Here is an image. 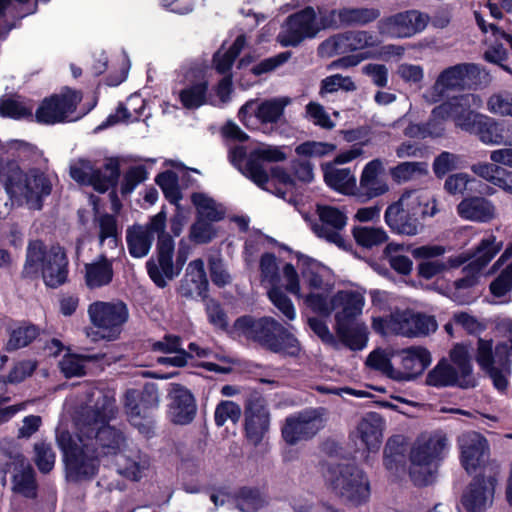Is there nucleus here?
I'll use <instances>...</instances> for the list:
<instances>
[{
  "mask_svg": "<svg viewBox=\"0 0 512 512\" xmlns=\"http://www.w3.org/2000/svg\"><path fill=\"white\" fill-rule=\"evenodd\" d=\"M114 393L91 388L87 392L82 417L76 423V434L60 424L56 442L63 453L68 476L73 480L93 477L100 457H116L129 444L123 434L106 423L115 416Z\"/></svg>",
  "mask_w": 512,
  "mask_h": 512,
  "instance_id": "f257e3e1",
  "label": "nucleus"
},
{
  "mask_svg": "<svg viewBox=\"0 0 512 512\" xmlns=\"http://www.w3.org/2000/svg\"><path fill=\"white\" fill-rule=\"evenodd\" d=\"M314 312L323 316L335 313L334 330L338 339L351 350H362L368 342V328L358 318L365 305L364 293L358 290H340L323 300L311 298Z\"/></svg>",
  "mask_w": 512,
  "mask_h": 512,
  "instance_id": "f03ea898",
  "label": "nucleus"
},
{
  "mask_svg": "<svg viewBox=\"0 0 512 512\" xmlns=\"http://www.w3.org/2000/svg\"><path fill=\"white\" fill-rule=\"evenodd\" d=\"M500 329L502 338L495 345L492 339L477 340L475 361L494 387L504 391L512 374V321L503 322Z\"/></svg>",
  "mask_w": 512,
  "mask_h": 512,
  "instance_id": "7ed1b4c3",
  "label": "nucleus"
},
{
  "mask_svg": "<svg viewBox=\"0 0 512 512\" xmlns=\"http://www.w3.org/2000/svg\"><path fill=\"white\" fill-rule=\"evenodd\" d=\"M303 286L300 285L299 275L292 264H285L282 273L285 289L314 311L311 298L321 297L326 300L333 290L331 271L318 261L304 257L299 260Z\"/></svg>",
  "mask_w": 512,
  "mask_h": 512,
  "instance_id": "20e7f679",
  "label": "nucleus"
},
{
  "mask_svg": "<svg viewBox=\"0 0 512 512\" xmlns=\"http://www.w3.org/2000/svg\"><path fill=\"white\" fill-rule=\"evenodd\" d=\"M234 328L274 353L290 357H298L301 353L296 337L272 317L254 320L243 316L235 321Z\"/></svg>",
  "mask_w": 512,
  "mask_h": 512,
  "instance_id": "39448f33",
  "label": "nucleus"
},
{
  "mask_svg": "<svg viewBox=\"0 0 512 512\" xmlns=\"http://www.w3.org/2000/svg\"><path fill=\"white\" fill-rule=\"evenodd\" d=\"M52 182L50 177L39 168L23 169L17 163L8 170L5 191L12 203L40 210L43 199L50 195Z\"/></svg>",
  "mask_w": 512,
  "mask_h": 512,
  "instance_id": "423d86ee",
  "label": "nucleus"
},
{
  "mask_svg": "<svg viewBox=\"0 0 512 512\" xmlns=\"http://www.w3.org/2000/svg\"><path fill=\"white\" fill-rule=\"evenodd\" d=\"M66 266V256L61 247L53 246L47 250L39 240L29 242L23 267L26 277L34 278L41 274L47 286L57 287L66 280Z\"/></svg>",
  "mask_w": 512,
  "mask_h": 512,
  "instance_id": "0eeeda50",
  "label": "nucleus"
},
{
  "mask_svg": "<svg viewBox=\"0 0 512 512\" xmlns=\"http://www.w3.org/2000/svg\"><path fill=\"white\" fill-rule=\"evenodd\" d=\"M372 328L381 335L422 337L434 333L438 324L433 316L412 310H397L387 318L373 317Z\"/></svg>",
  "mask_w": 512,
  "mask_h": 512,
  "instance_id": "6e6552de",
  "label": "nucleus"
},
{
  "mask_svg": "<svg viewBox=\"0 0 512 512\" xmlns=\"http://www.w3.org/2000/svg\"><path fill=\"white\" fill-rule=\"evenodd\" d=\"M325 481L338 496L355 505L366 502L370 497V483L365 473L352 465L330 466Z\"/></svg>",
  "mask_w": 512,
  "mask_h": 512,
  "instance_id": "1a4fd4ad",
  "label": "nucleus"
},
{
  "mask_svg": "<svg viewBox=\"0 0 512 512\" xmlns=\"http://www.w3.org/2000/svg\"><path fill=\"white\" fill-rule=\"evenodd\" d=\"M446 448L447 439L441 433L423 434L417 439L410 454V474L416 483H427L431 466L442 457Z\"/></svg>",
  "mask_w": 512,
  "mask_h": 512,
  "instance_id": "9d476101",
  "label": "nucleus"
},
{
  "mask_svg": "<svg viewBox=\"0 0 512 512\" xmlns=\"http://www.w3.org/2000/svg\"><path fill=\"white\" fill-rule=\"evenodd\" d=\"M324 28L312 7L290 15L281 26L277 41L283 47L297 46L307 38H313Z\"/></svg>",
  "mask_w": 512,
  "mask_h": 512,
  "instance_id": "9b49d317",
  "label": "nucleus"
},
{
  "mask_svg": "<svg viewBox=\"0 0 512 512\" xmlns=\"http://www.w3.org/2000/svg\"><path fill=\"white\" fill-rule=\"evenodd\" d=\"M479 74V67L472 63H462L451 66L439 74L434 85L424 93L423 97L429 103H436L440 101L448 91L463 89L475 83Z\"/></svg>",
  "mask_w": 512,
  "mask_h": 512,
  "instance_id": "f8f14e48",
  "label": "nucleus"
},
{
  "mask_svg": "<svg viewBox=\"0 0 512 512\" xmlns=\"http://www.w3.org/2000/svg\"><path fill=\"white\" fill-rule=\"evenodd\" d=\"M88 314L98 329L97 335L107 340L116 339L128 319V310L122 302H95L89 306Z\"/></svg>",
  "mask_w": 512,
  "mask_h": 512,
  "instance_id": "ddd939ff",
  "label": "nucleus"
},
{
  "mask_svg": "<svg viewBox=\"0 0 512 512\" xmlns=\"http://www.w3.org/2000/svg\"><path fill=\"white\" fill-rule=\"evenodd\" d=\"M160 398L155 385L149 384L142 393L137 390H128L124 395V407L129 421L142 433L151 432L150 409L159 406Z\"/></svg>",
  "mask_w": 512,
  "mask_h": 512,
  "instance_id": "4468645a",
  "label": "nucleus"
},
{
  "mask_svg": "<svg viewBox=\"0 0 512 512\" xmlns=\"http://www.w3.org/2000/svg\"><path fill=\"white\" fill-rule=\"evenodd\" d=\"M482 100L475 94H464L454 97L433 109V116L442 120L451 119L462 130L468 131L473 127L479 113L473 109L479 108Z\"/></svg>",
  "mask_w": 512,
  "mask_h": 512,
  "instance_id": "2eb2a0df",
  "label": "nucleus"
},
{
  "mask_svg": "<svg viewBox=\"0 0 512 512\" xmlns=\"http://www.w3.org/2000/svg\"><path fill=\"white\" fill-rule=\"evenodd\" d=\"M80 101L79 92L65 89L60 94L44 99L35 112V118L37 122L47 125L64 122L70 118Z\"/></svg>",
  "mask_w": 512,
  "mask_h": 512,
  "instance_id": "dca6fc26",
  "label": "nucleus"
},
{
  "mask_svg": "<svg viewBox=\"0 0 512 512\" xmlns=\"http://www.w3.org/2000/svg\"><path fill=\"white\" fill-rule=\"evenodd\" d=\"M271 414L264 399L254 397L247 400L244 407V431L247 440L260 444L270 430Z\"/></svg>",
  "mask_w": 512,
  "mask_h": 512,
  "instance_id": "f3484780",
  "label": "nucleus"
},
{
  "mask_svg": "<svg viewBox=\"0 0 512 512\" xmlns=\"http://www.w3.org/2000/svg\"><path fill=\"white\" fill-rule=\"evenodd\" d=\"M169 420L175 425L190 424L197 413V404L194 395L185 386L170 383L167 389Z\"/></svg>",
  "mask_w": 512,
  "mask_h": 512,
  "instance_id": "a211bd4d",
  "label": "nucleus"
},
{
  "mask_svg": "<svg viewBox=\"0 0 512 512\" xmlns=\"http://www.w3.org/2000/svg\"><path fill=\"white\" fill-rule=\"evenodd\" d=\"M378 44V38L368 31H349L324 41L319 47V52L323 56L331 57L375 47Z\"/></svg>",
  "mask_w": 512,
  "mask_h": 512,
  "instance_id": "6ab92c4d",
  "label": "nucleus"
},
{
  "mask_svg": "<svg viewBox=\"0 0 512 512\" xmlns=\"http://www.w3.org/2000/svg\"><path fill=\"white\" fill-rule=\"evenodd\" d=\"M109 175H105L90 161L78 159L70 165V176L76 182L92 186L96 191L103 193L109 189L118 178V169L113 164H107Z\"/></svg>",
  "mask_w": 512,
  "mask_h": 512,
  "instance_id": "aec40b11",
  "label": "nucleus"
},
{
  "mask_svg": "<svg viewBox=\"0 0 512 512\" xmlns=\"http://www.w3.org/2000/svg\"><path fill=\"white\" fill-rule=\"evenodd\" d=\"M289 103L290 99L287 97L273 98L260 104H257L255 100H250L240 108L238 117L247 127H253L255 124L253 114L261 123H276Z\"/></svg>",
  "mask_w": 512,
  "mask_h": 512,
  "instance_id": "412c9836",
  "label": "nucleus"
},
{
  "mask_svg": "<svg viewBox=\"0 0 512 512\" xmlns=\"http://www.w3.org/2000/svg\"><path fill=\"white\" fill-rule=\"evenodd\" d=\"M399 366L395 368L394 380L408 382L422 375L432 362L430 352L422 346H411L396 353Z\"/></svg>",
  "mask_w": 512,
  "mask_h": 512,
  "instance_id": "4be33fe9",
  "label": "nucleus"
},
{
  "mask_svg": "<svg viewBox=\"0 0 512 512\" xmlns=\"http://www.w3.org/2000/svg\"><path fill=\"white\" fill-rule=\"evenodd\" d=\"M323 427V420L316 410L304 411L286 418L282 436L289 444L307 440Z\"/></svg>",
  "mask_w": 512,
  "mask_h": 512,
  "instance_id": "5701e85b",
  "label": "nucleus"
},
{
  "mask_svg": "<svg viewBox=\"0 0 512 512\" xmlns=\"http://www.w3.org/2000/svg\"><path fill=\"white\" fill-rule=\"evenodd\" d=\"M317 213L319 222L312 226L314 233L338 247H344L345 241L342 231L347 224L346 215L338 208L327 205H319Z\"/></svg>",
  "mask_w": 512,
  "mask_h": 512,
  "instance_id": "b1692460",
  "label": "nucleus"
},
{
  "mask_svg": "<svg viewBox=\"0 0 512 512\" xmlns=\"http://www.w3.org/2000/svg\"><path fill=\"white\" fill-rule=\"evenodd\" d=\"M429 16L417 10H409L395 14L381 24V32L394 38L411 37L422 32L428 22Z\"/></svg>",
  "mask_w": 512,
  "mask_h": 512,
  "instance_id": "393cba45",
  "label": "nucleus"
},
{
  "mask_svg": "<svg viewBox=\"0 0 512 512\" xmlns=\"http://www.w3.org/2000/svg\"><path fill=\"white\" fill-rule=\"evenodd\" d=\"M384 171L385 165L380 158H375L366 163L361 172L355 196L367 201L388 193L389 184L383 177Z\"/></svg>",
  "mask_w": 512,
  "mask_h": 512,
  "instance_id": "a878e982",
  "label": "nucleus"
},
{
  "mask_svg": "<svg viewBox=\"0 0 512 512\" xmlns=\"http://www.w3.org/2000/svg\"><path fill=\"white\" fill-rule=\"evenodd\" d=\"M285 159L286 155L281 148L261 144L249 154L243 174L260 188H265V184L268 182V173L262 162H280Z\"/></svg>",
  "mask_w": 512,
  "mask_h": 512,
  "instance_id": "bb28decb",
  "label": "nucleus"
},
{
  "mask_svg": "<svg viewBox=\"0 0 512 512\" xmlns=\"http://www.w3.org/2000/svg\"><path fill=\"white\" fill-rule=\"evenodd\" d=\"M496 479L492 476L477 477L462 497L468 512H484L493 503Z\"/></svg>",
  "mask_w": 512,
  "mask_h": 512,
  "instance_id": "cd10ccee",
  "label": "nucleus"
},
{
  "mask_svg": "<svg viewBox=\"0 0 512 512\" xmlns=\"http://www.w3.org/2000/svg\"><path fill=\"white\" fill-rule=\"evenodd\" d=\"M458 443L463 467L469 473L474 472L488 455L486 439L477 432H467L459 437Z\"/></svg>",
  "mask_w": 512,
  "mask_h": 512,
  "instance_id": "c85d7f7f",
  "label": "nucleus"
},
{
  "mask_svg": "<svg viewBox=\"0 0 512 512\" xmlns=\"http://www.w3.org/2000/svg\"><path fill=\"white\" fill-rule=\"evenodd\" d=\"M117 472L131 480L141 479L150 467V459L136 446L129 444L114 458Z\"/></svg>",
  "mask_w": 512,
  "mask_h": 512,
  "instance_id": "c756f323",
  "label": "nucleus"
},
{
  "mask_svg": "<svg viewBox=\"0 0 512 512\" xmlns=\"http://www.w3.org/2000/svg\"><path fill=\"white\" fill-rule=\"evenodd\" d=\"M385 423L383 418L375 412L367 413L358 422L353 437L370 452H377L383 441Z\"/></svg>",
  "mask_w": 512,
  "mask_h": 512,
  "instance_id": "7c9ffc66",
  "label": "nucleus"
},
{
  "mask_svg": "<svg viewBox=\"0 0 512 512\" xmlns=\"http://www.w3.org/2000/svg\"><path fill=\"white\" fill-rule=\"evenodd\" d=\"M503 243L497 241V238L490 234L483 238L474 253L470 256L450 258V267H458L464 262L470 260L467 269L480 272L502 249Z\"/></svg>",
  "mask_w": 512,
  "mask_h": 512,
  "instance_id": "2f4dec72",
  "label": "nucleus"
},
{
  "mask_svg": "<svg viewBox=\"0 0 512 512\" xmlns=\"http://www.w3.org/2000/svg\"><path fill=\"white\" fill-rule=\"evenodd\" d=\"M445 252L446 248L442 245H424L413 249L414 258L425 260L418 264V275L428 280L446 271L450 263L434 259L442 256Z\"/></svg>",
  "mask_w": 512,
  "mask_h": 512,
  "instance_id": "473e14b6",
  "label": "nucleus"
},
{
  "mask_svg": "<svg viewBox=\"0 0 512 512\" xmlns=\"http://www.w3.org/2000/svg\"><path fill=\"white\" fill-rule=\"evenodd\" d=\"M475 20L479 28L484 33H491L495 38L496 44L491 46L485 52V58L493 63L500 64L508 57L509 51L512 50V36L505 33L494 24H487L479 12L474 13Z\"/></svg>",
  "mask_w": 512,
  "mask_h": 512,
  "instance_id": "72a5a7b5",
  "label": "nucleus"
},
{
  "mask_svg": "<svg viewBox=\"0 0 512 512\" xmlns=\"http://www.w3.org/2000/svg\"><path fill=\"white\" fill-rule=\"evenodd\" d=\"M187 85L182 88L178 97L186 109H197L200 106L208 103L207 90L208 81L204 78L201 72L190 71L187 73Z\"/></svg>",
  "mask_w": 512,
  "mask_h": 512,
  "instance_id": "f704fd0d",
  "label": "nucleus"
},
{
  "mask_svg": "<svg viewBox=\"0 0 512 512\" xmlns=\"http://www.w3.org/2000/svg\"><path fill=\"white\" fill-rule=\"evenodd\" d=\"M457 214L464 220L486 223L496 217L494 204L485 197L472 196L464 198L457 205Z\"/></svg>",
  "mask_w": 512,
  "mask_h": 512,
  "instance_id": "c9c22d12",
  "label": "nucleus"
},
{
  "mask_svg": "<svg viewBox=\"0 0 512 512\" xmlns=\"http://www.w3.org/2000/svg\"><path fill=\"white\" fill-rule=\"evenodd\" d=\"M208 280L202 259L191 261L179 287V293L186 298L204 297Z\"/></svg>",
  "mask_w": 512,
  "mask_h": 512,
  "instance_id": "e433bc0d",
  "label": "nucleus"
},
{
  "mask_svg": "<svg viewBox=\"0 0 512 512\" xmlns=\"http://www.w3.org/2000/svg\"><path fill=\"white\" fill-rule=\"evenodd\" d=\"M0 329L9 333L7 351H14L29 345L37 336L36 326L26 322H15L7 318L0 319Z\"/></svg>",
  "mask_w": 512,
  "mask_h": 512,
  "instance_id": "4c0bfd02",
  "label": "nucleus"
},
{
  "mask_svg": "<svg viewBox=\"0 0 512 512\" xmlns=\"http://www.w3.org/2000/svg\"><path fill=\"white\" fill-rule=\"evenodd\" d=\"M385 223L397 234L414 236L418 234L420 223L416 215L398 206H388L384 214Z\"/></svg>",
  "mask_w": 512,
  "mask_h": 512,
  "instance_id": "58836bf2",
  "label": "nucleus"
},
{
  "mask_svg": "<svg viewBox=\"0 0 512 512\" xmlns=\"http://www.w3.org/2000/svg\"><path fill=\"white\" fill-rule=\"evenodd\" d=\"M426 382L435 387L459 385L463 388L475 386V379H464L456 368L446 361H440L427 375Z\"/></svg>",
  "mask_w": 512,
  "mask_h": 512,
  "instance_id": "ea45409f",
  "label": "nucleus"
},
{
  "mask_svg": "<svg viewBox=\"0 0 512 512\" xmlns=\"http://www.w3.org/2000/svg\"><path fill=\"white\" fill-rule=\"evenodd\" d=\"M114 276L113 260L104 255L85 265V283L88 288L96 289L109 285Z\"/></svg>",
  "mask_w": 512,
  "mask_h": 512,
  "instance_id": "a19ab883",
  "label": "nucleus"
},
{
  "mask_svg": "<svg viewBox=\"0 0 512 512\" xmlns=\"http://www.w3.org/2000/svg\"><path fill=\"white\" fill-rule=\"evenodd\" d=\"M323 170L324 180L330 188L344 195H356L357 181L351 169H339L328 163L323 166Z\"/></svg>",
  "mask_w": 512,
  "mask_h": 512,
  "instance_id": "79ce46f5",
  "label": "nucleus"
},
{
  "mask_svg": "<svg viewBox=\"0 0 512 512\" xmlns=\"http://www.w3.org/2000/svg\"><path fill=\"white\" fill-rule=\"evenodd\" d=\"M469 133L475 134L486 145H502L504 141L503 128L493 118L478 114Z\"/></svg>",
  "mask_w": 512,
  "mask_h": 512,
  "instance_id": "37998d69",
  "label": "nucleus"
},
{
  "mask_svg": "<svg viewBox=\"0 0 512 512\" xmlns=\"http://www.w3.org/2000/svg\"><path fill=\"white\" fill-rule=\"evenodd\" d=\"M153 235L149 233L147 227L140 224H134L126 230V242L129 254L134 258H143L149 253Z\"/></svg>",
  "mask_w": 512,
  "mask_h": 512,
  "instance_id": "c03bdc74",
  "label": "nucleus"
},
{
  "mask_svg": "<svg viewBox=\"0 0 512 512\" xmlns=\"http://www.w3.org/2000/svg\"><path fill=\"white\" fill-rule=\"evenodd\" d=\"M146 267L150 278L159 287L166 286L167 279L171 280L179 274V270H174L170 255L158 254L157 261L149 260Z\"/></svg>",
  "mask_w": 512,
  "mask_h": 512,
  "instance_id": "a18cd8bd",
  "label": "nucleus"
},
{
  "mask_svg": "<svg viewBox=\"0 0 512 512\" xmlns=\"http://www.w3.org/2000/svg\"><path fill=\"white\" fill-rule=\"evenodd\" d=\"M95 227L97 229L100 246L107 245L114 249L118 245L119 229L117 220L109 214H102L95 218Z\"/></svg>",
  "mask_w": 512,
  "mask_h": 512,
  "instance_id": "49530a36",
  "label": "nucleus"
},
{
  "mask_svg": "<svg viewBox=\"0 0 512 512\" xmlns=\"http://www.w3.org/2000/svg\"><path fill=\"white\" fill-rule=\"evenodd\" d=\"M197 210V218L211 222L220 221L225 215V209L221 204L203 193H194L191 197Z\"/></svg>",
  "mask_w": 512,
  "mask_h": 512,
  "instance_id": "de8ad7c7",
  "label": "nucleus"
},
{
  "mask_svg": "<svg viewBox=\"0 0 512 512\" xmlns=\"http://www.w3.org/2000/svg\"><path fill=\"white\" fill-rule=\"evenodd\" d=\"M342 24L345 25H364L380 15L379 10L374 8H342L333 12Z\"/></svg>",
  "mask_w": 512,
  "mask_h": 512,
  "instance_id": "09e8293b",
  "label": "nucleus"
},
{
  "mask_svg": "<svg viewBox=\"0 0 512 512\" xmlns=\"http://www.w3.org/2000/svg\"><path fill=\"white\" fill-rule=\"evenodd\" d=\"M428 174V165L425 162H401L390 169V175L398 184L415 180Z\"/></svg>",
  "mask_w": 512,
  "mask_h": 512,
  "instance_id": "8fccbe9b",
  "label": "nucleus"
},
{
  "mask_svg": "<svg viewBox=\"0 0 512 512\" xmlns=\"http://www.w3.org/2000/svg\"><path fill=\"white\" fill-rule=\"evenodd\" d=\"M22 469L15 473L13 477V491L25 497L33 498L36 496L37 485L35 474L29 463L24 464L21 459Z\"/></svg>",
  "mask_w": 512,
  "mask_h": 512,
  "instance_id": "3c124183",
  "label": "nucleus"
},
{
  "mask_svg": "<svg viewBox=\"0 0 512 512\" xmlns=\"http://www.w3.org/2000/svg\"><path fill=\"white\" fill-rule=\"evenodd\" d=\"M356 243L364 248L381 245L388 240L387 232L381 227L358 226L352 231Z\"/></svg>",
  "mask_w": 512,
  "mask_h": 512,
  "instance_id": "603ef678",
  "label": "nucleus"
},
{
  "mask_svg": "<svg viewBox=\"0 0 512 512\" xmlns=\"http://www.w3.org/2000/svg\"><path fill=\"white\" fill-rule=\"evenodd\" d=\"M405 250L406 247L403 244L389 243L383 251L391 268L402 275L410 274L413 268L412 260L408 256L401 254Z\"/></svg>",
  "mask_w": 512,
  "mask_h": 512,
  "instance_id": "864d4df0",
  "label": "nucleus"
},
{
  "mask_svg": "<svg viewBox=\"0 0 512 512\" xmlns=\"http://www.w3.org/2000/svg\"><path fill=\"white\" fill-rule=\"evenodd\" d=\"M236 503L242 512H257L268 504V499L259 490L244 487L238 491Z\"/></svg>",
  "mask_w": 512,
  "mask_h": 512,
  "instance_id": "5fc2aeb1",
  "label": "nucleus"
},
{
  "mask_svg": "<svg viewBox=\"0 0 512 512\" xmlns=\"http://www.w3.org/2000/svg\"><path fill=\"white\" fill-rule=\"evenodd\" d=\"M245 42V37L240 35L236 38L235 42L228 50L220 49L216 52L214 55L213 63L218 73L225 74L229 72L235 58L244 48Z\"/></svg>",
  "mask_w": 512,
  "mask_h": 512,
  "instance_id": "6e6d98bb",
  "label": "nucleus"
},
{
  "mask_svg": "<svg viewBox=\"0 0 512 512\" xmlns=\"http://www.w3.org/2000/svg\"><path fill=\"white\" fill-rule=\"evenodd\" d=\"M430 197L428 193L421 189L406 190L400 196L399 200L392 203L390 206H398L403 208L404 211L418 215L422 205H426Z\"/></svg>",
  "mask_w": 512,
  "mask_h": 512,
  "instance_id": "4d7b16f0",
  "label": "nucleus"
},
{
  "mask_svg": "<svg viewBox=\"0 0 512 512\" xmlns=\"http://www.w3.org/2000/svg\"><path fill=\"white\" fill-rule=\"evenodd\" d=\"M260 281L267 287H276L280 280L279 265L277 258L272 253H266L261 256L260 263Z\"/></svg>",
  "mask_w": 512,
  "mask_h": 512,
  "instance_id": "13d9d810",
  "label": "nucleus"
},
{
  "mask_svg": "<svg viewBox=\"0 0 512 512\" xmlns=\"http://www.w3.org/2000/svg\"><path fill=\"white\" fill-rule=\"evenodd\" d=\"M450 359L456 366V371L464 379H474L472 377V363L469 348L464 344H456L450 351Z\"/></svg>",
  "mask_w": 512,
  "mask_h": 512,
  "instance_id": "bf43d9fd",
  "label": "nucleus"
},
{
  "mask_svg": "<svg viewBox=\"0 0 512 512\" xmlns=\"http://www.w3.org/2000/svg\"><path fill=\"white\" fill-rule=\"evenodd\" d=\"M33 106L29 101L21 99H2L0 100V115L21 119L31 117Z\"/></svg>",
  "mask_w": 512,
  "mask_h": 512,
  "instance_id": "052dcab7",
  "label": "nucleus"
},
{
  "mask_svg": "<svg viewBox=\"0 0 512 512\" xmlns=\"http://www.w3.org/2000/svg\"><path fill=\"white\" fill-rule=\"evenodd\" d=\"M97 355L68 354L60 361L59 366L66 377L81 376L84 374L85 363L97 360Z\"/></svg>",
  "mask_w": 512,
  "mask_h": 512,
  "instance_id": "680f3d73",
  "label": "nucleus"
},
{
  "mask_svg": "<svg viewBox=\"0 0 512 512\" xmlns=\"http://www.w3.org/2000/svg\"><path fill=\"white\" fill-rule=\"evenodd\" d=\"M465 269L468 274L454 282V291L451 295L452 299L459 304H466L472 300L470 289L478 283L477 274L479 272L471 271L467 267Z\"/></svg>",
  "mask_w": 512,
  "mask_h": 512,
  "instance_id": "e2e57ef3",
  "label": "nucleus"
},
{
  "mask_svg": "<svg viewBox=\"0 0 512 512\" xmlns=\"http://www.w3.org/2000/svg\"><path fill=\"white\" fill-rule=\"evenodd\" d=\"M156 183L162 189L166 199L178 206L182 195L178 186L177 175L172 171H165L157 176Z\"/></svg>",
  "mask_w": 512,
  "mask_h": 512,
  "instance_id": "0e129e2a",
  "label": "nucleus"
},
{
  "mask_svg": "<svg viewBox=\"0 0 512 512\" xmlns=\"http://www.w3.org/2000/svg\"><path fill=\"white\" fill-rule=\"evenodd\" d=\"M242 415V409L237 403L224 400L217 404L214 412L215 424L219 427L228 421L237 423Z\"/></svg>",
  "mask_w": 512,
  "mask_h": 512,
  "instance_id": "69168bd1",
  "label": "nucleus"
},
{
  "mask_svg": "<svg viewBox=\"0 0 512 512\" xmlns=\"http://www.w3.org/2000/svg\"><path fill=\"white\" fill-rule=\"evenodd\" d=\"M218 230L211 221L198 219L191 226L189 237L197 244H206L217 237Z\"/></svg>",
  "mask_w": 512,
  "mask_h": 512,
  "instance_id": "338daca9",
  "label": "nucleus"
},
{
  "mask_svg": "<svg viewBox=\"0 0 512 512\" xmlns=\"http://www.w3.org/2000/svg\"><path fill=\"white\" fill-rule=\"evenodd\" d=\"M489 289L496 298H505L512 291V261L490 283Z\"/></svg>",
  "mask_w": 512,
  "mask_h": 512,
  "instance_id": "774afa93",
  "label": "nucleus"
}]
</instances>
